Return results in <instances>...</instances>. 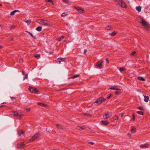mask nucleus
Instances as JSON below:
<instances>
[{"mask_svg":"<svg viewBox=\"0 0 150 150\" xmlns=\"http://www.w3.org/2000/svg\"><path fill=\"white\" fill-rule=\"evenodd\" d=\"M40 136L39 133L38 132L36 133V134H34V135L31 138V139H29V142L30 143L34 140H35L36 139L38 138Z\"/></svg>","mask_w":150,"mask_h":150,"instance_id":"obj_1","label":"nucleus"},{"mask_svg":"<svg viewBox=\"0 0 150 150\" xmlns=\"http://www.w3.org/2000/svg\"><path fill=\"white\" fill-rule=\"evenodd\" d=\"M52 25L53 24L52 23L47 20H44V21H43V23H42V25L47 26H52Z\"/></svg>","mask_w":150,"mask_h":150,"instance_id":"obj_2","label":"nucleus"},{"mask_svg":"<svg viewBox=\"0 0 150 150\" xmlns=\"http://www.w3.org/2000/svg\"><path fill=\"white\" fill-rule=\"evenodd\" d=\"M28 90L30 92L33 93H35L38 91V90L34 87L30 86L28 88Z\"/></svg>","mask_w":150,"mask_h":150,"instance_id":"obj_3","label":"nucleus"},{"mask_svg":"<svg viewBox=\"0 0 150 150\" xmlns=\"http://www.w3.org/2000/svg\"><path fill=\"white\" fill-rule=\"evenodd\" d=\"M103 63V61L102 60H100L97 62L96 65V67L100 69L102 68V63Z\"/></svg>","mask_w":150,"mask_h":150,"instance_id":"obj_4","label":"nucleus"},{"mask_svg":"<svg viewBox=\"0 0 150 150\" xmlns=\"http://www.w3.org/2000/svg\"><path fill=\"white\" fill-rule=\"evenodd\" d=\"M103 97H100L98 99H97L94 102V103H97L98 105L100 104L103 101Z\"/></svg>","mask_w":150,"mask_h":150,"instance_id":"obj_5","label":"nucleus"},{"mask_svg":"<svg viewBox=\"0 0 150 150\" xmlns=\"http://www.w3.org/2000/svg\"><path fill=\"white\" fill-rule=\"evenodd\" d=\"M141 21L139 23L141 24L143 26H147L148 25V24L144 20V19L142 18H141Z\"/></svg>","mask_w":150,"mask_h":150,"instance_id":"obj_6","label":"nucleus"},{"mask_svg":"<svg viewBox=\"0 0 150 150\" xmlns=\"http://www.w3.org/2000/svg\"><path fill=\"white\" fill-rule=\"evenodd\" d=\"M75 8L78 11V12L81 13H83L84 12V10L80 7H75Z\"/></svg>","mask_w":150,"mask_h":150,"instance_id":"obj_7","label":"nucleus"},{"mask_svg":"<svg viewBox=\"0 0 150 150\" xmlns=\"http://www.w3.org/2000/svg\"><path fill=\"white\" fill-rule=\"evenodd\" d=\"M25 145L23 143H21L17 145V147L21 149H23Z\"/></svg>","mask_w":150,"mask_h":150,"instance_id":"obj_8","label":"nucleus"},{"mask_svg":"<svg viewBox=\"0 0 150 150\" xmlns=\"http://www.w3.org/2000/svg\"><path fill=\"white\" fill-rule=\"evenodd\" d=\"M149 144L148 143H146L144 144H141L140 145V146L141 148H145L148 147L149 146Z\"/></svg>","mask_w":150,"mask_h":150,"instance_id":"obj_9","label":"nucleus"},{"mask_svg":"<svg viewBox=\"0 0 150 150\" xmlns=\"http://www.w3.org/2000/svg\"><path fill=\"white\" fill-rule=\"evenodd\" d=\"M118 87L117 86H111L109 88L110 89H112L114 90H120L117 87Z\"/></svg>","mask_w":150,"mask_h":150,"instance_id":"obj_10","label":"nucleus"},{"mask_svg":"<svg viewBox=\"0 0 150 150\" xmlns=\"http://www.w3.org/2000/svg\"><path fill=\"white\" fill-rule=\"evenodd\" d=\"M100 123L102 125H107L109 124V122L107 120L101 121Z\"/></svg>","mask_w":150,"mask_h":150,"instance_id":"obj_11","label":"nucleus"},{"mask_svg":"<svg viewBox=\"0 0 150 150\" xmlns=\"http://www.w3.org/2000/svg\"><path fill=\"white\" fill-rule=\"evenodd\" d=\"M120 5L121 6V7L122 8H125L127 7V6L125 3L123 1H122Z\"/></svg>","mask_w":150,"mask_h":150,"instance_id":"obj_12","label":"nucleus"},{"mask_svg":"<svg viewBox=\"0 0 150 150\" xmlns=\"http://www.w3.org/2000/svg\"><path fill=\"white\" fill-rule=\"evenodd\" d=\"M44 21V19H38L36 21L38 23H40V24L42 25V23H43V22Z\"/></svg>","mask_w":150,"mask_h":150,"instance_id":"obj_13","label":"nucleus"},{"mask_svg":"<svg viewBox=\"0 0 150 150\" xmlns=\"http://www.w3.org/2000/svg\"><path fill=\"white\" fill-rule=\"evenodd\" d=\"M144 101L146 102H147L149 100V97L148 96H146L145 95H144Z\"/></svg>","mask_w":150,"mask_h":150,"instance_id":"obj_14","label":"nucleus"},{"mask_svg":"<svg viewBox=\"0 0 150 150\" xmlns=\"http://www.w3.org/2000/svg\"><path fill=\"white\" fill-rule=\"evenodd\" d=\"M27 32L28 33H29V34L34 39H36L37 38H36V37L35 36H34L33 35L32 33H31L30 32H28V31H27Z\"/></svg>","mask_w":150,"mask_h":150,"instance_id":"obj_15","label":"nucleus"},{"mask_svg":"<svg viewBox=\"0 0 150 150\" xmlns=\"http://www.w3.org/2000/svg\"><path fill=\"white\" fill-rule=\"evenodd\" d=\"M18 136H20L21 135V134H24V132L23 131H20L18 130Z\"/></svg>","mask_w":150,"mask_h":150,"instance_id":"obj_16","label":"nucleus"},{"mask_svg":"<svg viewBox=\"0 0 150 150\" xmlns=\"http://www.w3.org/2000/svg\"><path fill=\"white\" fill-rule=\"evenodd\" d=\"M13 113L14 114V116H19V117H21L22 115H20L18 113L16 112V111H15L13 112Z\"/></svg>","mask_w":150,"mask_h":150,"instance_id":"obj_17","label":"nucleus"},{"mask_svg":"<svg viewBox=\"0 0 150 150\" xmlns=\"http://www.w3.org/2000/svg\"><path fill=\"white\" fill-rule=\"evenodd\" d=\"M109 113L108 112H107V113H105L103 116V117H104L105 116V118L106 119H108L110 117V116H109Z\"/></svg>","mask_w":150,"mask_h":150,"instance_id":"obj_18","label":"nucleus"},{"mask_svg":"<svg viewBox=\"0 0 150 150\" xmlns=\"http://www.w3.org/2000/svg\"><path fill=\"white\" fill-rule=\"evenodd\" d=\"M64 38V36H62L60 37H58V38H57L56 40L58 41H60L61 40L63 39Z\"/></svg>","mask_w":150,"mask_h":150,"instance_id":"obj_19","label":"nucleus"},{"mask_svg":"<svg viewBox=\"0 0 150 150\" xmlns=\"http://www.w3.org/2000/svg\"><path fill=\"white\" fill-rule=\"evenodd\" d=\"M141 8L142 7L140 6H137L136 7V9L139 12H140L141 11Z\"/></svg>","mask_w":150,"mask_h":150,"instance_id":"obj_20","label":"nucleus"},{"mask_svg":"<svg viewBox=\"0 0 150 150\" xmlns=\"http://www.w3.org/2000/svg\"><path fill=\"white\" fill-rule=\"evenodd\" d=\"M37 104L39 105H40L43 107H45L46 106V105L45 104L40 103H37Z\"/></svg>","mask_w":150,"mask_h":150,"instance_id":"obj_21","label":"nucleus"},{"mask_svg":"<svg viewBox=\"0 0 150 150\" xmlns=\"http://www.w3.org/2000/svg\"><path fill=\"white\" fill-rule=\"evenodd\" d=\"M122 2V1H121L120 0H116L115 1L116 3L117 4H118L120 5V4Z\"/></svg>","mask_w":150,"mask_h":150,"instance_id":"obj_22","label":"nucleus"},{"mask_svg":"<svg viewBox=\"0 0 150 150\" xmlns=\"http://www.w3.org/2000/svg\"><path fill=\"white\" fill-rule=\"evenodd\" d=\"M117 31H114L110 34V35L112 36H114L117 33Z\"/></svg>","mask_w":150,"mask_h":150,"instance_id":"obj_23","label":"nucleus"},{"mask_svg":"<svg viewBox=\"0 0 150 150\" xmlns=\"http://www.w3.org/2000/svg\"><path fill=\"white\" fill-rule=\"evenodd\" d=\"M42 27L41 26L38 27L36 28V30L37 31L40 32L42 30Z\"/></svg>","mask_w":150,"mask_h":150,"instance_id":"obj_24","label":"nucleus"},{"mask_svg":"<svg viewBox=\"0 0 150 150\" xmlns=\"http://www.w3.org/2000/svg\"><path fill=\"white\" fill-rule=\"evenodd\" d=\"M79 74H76V75H74V76H72L71 77H70L69 78L74 79L75 78H76V77H79Z\"/></svg>","mask_w":150,"mask_h":150,"instance_id":"obj_25","label":"nucleus"},{"mask_svg":"<svg viewBox=\"0 0 150 150\" xmlns=\"http://www.w3.org/2000/svg\"><path fill=\"white\" fill-rule=\"evenodd\" d=\"M138 79L140 81H145V79L142 77H138Z\"/></svg>","mask_w":150,"mask_h":150,"instance_id":"obj_26","label":"nucleus"},{"mask_svg":"<svg viewBox=\"0 0 150 150\" xmlns=\"http://www.w3.org/2000/svg\"><path fill=\"white\" fill-rule=\"evenodd\" d=\"M111 25H108L105 28V29L107 30H110L111 29Z\"/></svg>","mask_w":150,"mask_h":150,"instance_id":"obj_27","label":"nucleus"},{"mask_svg":"<svg viewBox=\"0 0 150 150\" xmlns=\"http://www.w3.org/2000/svg\"><path fill=\"white\" fill-rule=\"evenodd\" d=\"M138 109H139L140 110H141L142 111H144V110H145V109H144V107H142V106H139V107H138Z\"/></svg>","mask_w":150,"mask_h":150,"instance_id":"obj_28","label":"nucleus"},{"mask_svg":"<svg viewBox=\"0 0 150 150\" xmlns=\"http://www.w3.org/2000/svg\"><path fill=\"white\" fill-rule=\"evenodd\" d=\"M25 21L27 24L28 25H29L31 22V20H28L27 21Z\"/></svg>","mask_w":150,"mask_h":150,"instance_id":"obj_29","label":"nucleus"},{"mask_svg":"<svg viewBox=\"0 0 150 150\" xmlns=\"http://www.w3.org/2000/svg\"><path fill=\"white\" fill-rule=\"evenodd\" d=\"M57 126L58 129H61L63 128L62 125H61L57 124Z\"/></svg>","mask_w":150,"mask_h":150,"instance_id":"obj_30","label":"nucleus"},{"mask_svg":"<svg viewBox=\"0 0 150 150\" xmlns=\"http://www.w3.org/2000/svg\"><path fill=\"white\" fill-rule=\"evenodd\" d=\"M76 129L80 130H81L83 129V128L79 126H77L76 127Z\"/></svg>","mask_w":150,"mask_h":150,"instance_id":"obj_31","label":"nucleus"},{"mask_svg":"<svg viewBox=\"0 0 150 150\" xmlns=\"http://www.w3.org/2000/svg\"><path fill=\"white\" fill-rule=\"evenodd\" d=\"M144 28L147 31L149 30V27L148 24L147 26H144Z\"/></svg>","mask_w":150,"mask_h":150,"instance_id":"obj_32","label":"nucleus"},{"mask_svg":"<svg viewBox=\"0 0 150 150\" xmlns=\"http://www.w3.org/2000/svg\"><path fill=\"white\" fill-rule=\"evenodd\" d=\"M45 1L47 2H50L52 4V5H54L53 1L52 0H45Z\"/></svg>","mask_w":150,"mask_h":150,"instance_id":"obj_33","label":"nucleus"},{"mask_svg":"<svg viewBox=\"0 0 150 150\" xmlns=\"http://www.w3.org/2000/svg\"><path fill=\"white\" fill-rule=\"evenodd\" d=\"M63 2H64L66 4H69L70 2L68 0H62Z\"/></svg>","mask_w":150,"mask_h":150,"instance_id":"obj_34","label":"nucleus"},{"mask_svg":"<svg viewBox=\"0 0 150 150\" xmlns=\"http://www.w3.org/2000/svg\"><path fill=\"white\" fill-rule=\"evenodd\" d=\"M61 59H60V58H59L57 59L56 60V62L57 63H60L61 62Z\"/></svg>","mask_w":150,"mask_h":150,"instance_id":"obj_35","label":"nucleus"},{"mask_svg":"<svg viewBox=\"0 0 150 150\" xmlns=\"http://www.w3.org/2000/svg\"><path fill=\"white\" fill-rule=\"evenodd\" d=\"M120 72H122L125 70V69L124 68L122 67H120L119 69Z\"/></svg>","mask_w":150,"mask_h":150,"instance_id":"obj_36","label":"nucleus"},{"mask_svg":"<svg viewBox=\"0 0 150 150\" xmlns=\"http://www.w3.org/2000/svg\"><path fill=\"white\" fill-rule=\"evenodd\" d=\"M137 113L139 114L142 115H144V113L143 112H142L141 111H138L137 112Z\"/></svg>","mask_w":150,"mask_h":150,"instance_id":"obj_37","label":"nucleus"},{"mask_svg":"<svg viewBox=\"0 0 150 150\" xmlns=\"http://www.w3.org/2000/svg\"><path fill=\"white\" fill-rule=\"evenodd\" d=\"M136 129L135 127H133L132 129V131L133 133H134L135 132Z\"/></svg>","mask_w":150,"mask_h":150,"instance_id":"obj_38","label":"nucleus"},{"mask_svg":"<svg viewBox=\"0 0 150 150\" xmlns=\"http://www.w3.org/2000/svg\"><path fill=\"white\" fill-rule=\"evenodd\" d=\"M83 114L87 116L88 117H91V115L90 114L87 113H83Z\"/></svg>","mask_w":150,"mask_h":150,"instance_id":"obj_39","label":"nucleus"},{"mask_svg":"<svg viewBox=\"0 0 150 150\" xmlns=\"http://www.w3.org/2000/svg\"><path fill=\"white\" fill-rule=\"evenodd\" d=\"M28 74H25V76L23 77V80H25V79H28Z\"/></svg>","mask_w":150,"mask_h":150,"instance_id":"obj_40","label":"nucleus"},{"mask_svg":"<svg viewBox=\"0 0 150 150\" xmlns=\"http://www.w3.org/2000/svg\"><path fill=\"white\" fill-rule=\"evenodd\" d=\"M114 119L115 120H117L118 119V117L117 115H115L114 117Z\"/></svg>","mask_w":150,"mask_h":150,"instance_id":"obj_41","label":"nucleus"},{"mask_svg":"<svg viewBox=\"0 0 150 150\" xmlns=\"http://www.w3.org/2000/svg\"><path fill=\"white\" fill-rule=\"evenodd\" d=\"M40 54H36L35 55V57L37 59H38L40 57Z\"/></svg>","mask_w":150,"mask_h":150,"instance_id":"obj_42","label":"nucleus"},{"mask_svg":"<svg viewBox=\"0 0 150 150\" xmlns=\"http://www.w3.org/2000/svg\"><path fill=\"white\" fill-rule=\"evenodd\" d=\"M15 13L16 12H14V11H13L11 12L10 15L11 16H13L15 14Z\"/></svg>","mask_w":150,"mask_h":150,"instance_id":"obj_43","label":"nucleus"},{"mask_svg":"<svg viewBox=\"0 0 150 150\" xmlns=\"http://www.w3.org/2000/svg\"><path fill=\"white\" fill-rule=\"evenodd\" d=\"M120 93V91H116L115 92V94L118 95V94H119Z\"/></svg>","mask_w":150,"mask_h":150,"instance_id":"obj_44","label":"nucleus"},{"mask_svg":"<svg viewBox=\"0 0 150 150\" xmlns=\"http://www.w3.org/2000/svg\"><path fill=\"white\" fill-rule=\"evenodd\" d=\"M66 16V14H65V13L64 12L63 13H62L61 15V16L62 17H65Z\"/></svg>","mask_w":150,"mask_h":150,"instance_id":"obj_45","label":"nucleus"},{"mask_svg":"<svg viewBox=\"0 0 150 150\" xmlns=\"http://www.w3.org/2000/svg\"><path fill=\"white\" fill-rule=\"evenodd\" d=\"M136 53V52L135 51H134L130 55H134Z\"/></svg>","mask_w":150,"mask_h":150,"instance_id":"obj_46","label":"nucleus"},{"mask_svg":"<svg viewBox=\"0 0 150 150\" xmlns=\"http://www.w3.org/2000/svg\"><path fill=\"white\" fill-rule=\"evenodd\" d=\"M27 111L29 112L30 111L31 109L30 108H27L26 109Z\"/></svg>","mask_w":150,"mask_h":150,"instance_id":"obj_47","label":"nucleus"},{"mask_svg":"<svg viewBox=\"0 0 150 150\" xmlns=\"http://www.w3.org/2000/svg\"><path fill=\"white\" fill-rule=\"evenodd\" d=\"M15 25H12L11 26L10 29H12L15 28Z\"/></svg>","mask_w":150,"mask_h":150,"instance_id":"obj_48","label":"nucleus"},{"mask_svg":"<svg viewBox=\"0 0 150 150\" xmlns=\"http://www.w3.org/2000/svg\"><path fill=\"white\" fill-rule=\"evenodd\" d=\"M134 121L135 120V116L134 114L133 115V117L132 119Z\"/></svg>","mask_w":150,"mask_h":150,"instance_id":"obj_49","label":"nucleus"},{"mask_svg":"<svg viewBox=\"0 0 150 150\" xmlns=\"http://www.w3.org/2000/svg\"><path fill=\"white\" fill-rule=\"evenodd\" d=\"M60 59H61V61L64 62L65 60V59L64 58H60Z\"/></svg>","mask_w":150,"mask_h":150,"instance_id":"obj_50","label":"nucleus"},{"mask_svg":"<svg viewBox=\"0 0 150 150\" xmlns=\"http://www.w3.org/2000/svg\"><path fill=\"white\" fill-rule=\"evenodd\" d=\"M23 62V60L22 59H20L19 60V62L20 63H22Z\"/></svg>","mask_w":150,"mask_h":150,"instance_id":"obj_51","label":"nucleus"},{"mask_svg":"<svg viewBox=\"0 0 150 150\" xmlns=\"http://www.w3.org/2000/svg\"><path fill=\"white\" fill-rule=\"evenodd\" d=\"M6 105H0V108H1L5 106Z\"/></svg>","mask_w":150,"mask_h":150,"instance_id":"obj_52","label":"nucleus"},{"mask_svg":"<svg viewBox=\"0 0 150 150\" xmlns=\"http://www.w3.org/2000/svg\"><path fill=\"white\" fill-rule=\"evenodd\" d=\"M112 96V95L111 94L109 96H108L107 98V99H109L110 98V97L111 96Z\"/></svg>","mask_w":150,"mask_h":150,"instance_id":"obj_53","label":"nucleus"},{"mask_svg":"<svg viewBox=\"0 0 150 150\" xmlns=\"http://www.w3.org/2000/svg\"><path fill=\"white\" fill-rule=\"evenodd\" d=\"M49 54H52L53 53V52H48Z\"/></svg>","mask_w":150,"mask_h":150,"instance_id":"obj_54","label":"nucleus"},{"mask_svg":"<svg viewBox=\"0 0 150 150\" xmlns=\"http://www.w3.org/2000/svg\"><path fill=\"white\" fill-rule=\"evenodd\" d=\"M105 60L106 61L107 63H109V60H108V59L107 58H106Z\"/></svg>","mask_w":150,"mask_h":150,"instance_id":"obj_55","label":"nucleus"},{"mask_svg":"<svg viewBox=\"0 0 150 150\" xmlns=\"http://www.w3.org/2000/svg\"><path fill=\"white\" fill-rule=\"evenodd\" d=\"M22 74H23V75H25V71H23V70L22 71Z\"/></svg>","mask_w":150,"mask_h":150,"instance_id":"obj_56","label":"nucleus"},{"mask_svg":"<svg viewBox=\"0 0 150 150\" xmlns=\"http://www.w3.org/2000/svg\"><path fill=\"white\" fill-rule=\"evenodd\" d=\"M87 51V50L86 49L84 50V53L85 54L86 52Z\"/></svg>","mask_w":150,"mask_h":150,"instance_id":"obj_57","label":"nucleus"},{"mask_svg":"<svg viewBox=\"0 0 150 150\" xmlns=\"http://www.w3.org/2000/svg\"><path fill=\"white\" fill-rule=\"evenodd\" d=\"M88 143L89 144H91L92 145H93V144H94V143L93 142H88Z\"/></svg>","mask_w":150,"mask_h":150,"instance_id":"obj_58","label":"nucleus"},{"mask_svg":"<svg viewBox=\"0 0 150 150\" xmlns=\"http://www.w3.org/2000/svg\"><path fill=\"white\" fill-rule=\"evenodd\" d=\"M14 11V12H19V11L18 10H15Z\"/></svg>","mask_w":150,"mask_h":150,"instance_id":"obj_59","label":"nucleus"},{"mask_svg":"<svg viewBox=\"0 0 150 150\" xmlns=\"http://www.w3.org/2000/svg\"><path fill=\"white\" fill-rule=\"evenodd\" d=\"M13 40V38H10V40L12 41Z\"/></svg>","mask_w":150,"mask_h":150,"instance_id":"obj_60","label":"nucleus"},{"mask_svg":"<svg viewBox=\"0 0 150 150\" xmlns=\"http://www.w3.org/2000/svg\"><path fill=\"white\" fill-rule=\"evenodd\" d=\"M123 114H124L123 113H120L121 116L122 117L123 116Z\"/></svg>","mask_w":150,"mask_h":150,"instance_id":"obj_61","label":"nucleus"},{"mask_svg":"<svg viewBox=\"0 0 150 150\" xmlns=\"http://www.w3.org/2000/svg\"><path fill=\"white\" fill-rule=\"evenodd\" d=\"M10 98H14V99H15V98L14 97H10Z\"/></svg>","mask_w":150,"mask_h":150,"instance_id":"obj_62","label":"nucleus"},{"mask_svg":"<svg viewBox=\"0 0 150 150\" xmlns=\"http://www.w3.org/2000/svg\"><path fill=\"white\" fill-rule=\"evenodd\" d=\"M2 47V46L1 45H0V49H1Z\"/></svg>","mask_w":150,"mask_h":150,"instance_id":"obj_63","label":"nucleus"},{"mask_svg":"<svg viewBox=\"0 0 150 150\" xmlns=\"http://www.w3.org/2000/svg\"><path fill=\"white\" fill-rule=\"evenodd\" d=\"M106 100V99L103 98V101H105Z\"/></svg>","mask_w":150,"mask_h":150,"instance_id":"obj_64","label":"nucleus"}]
</instances>
